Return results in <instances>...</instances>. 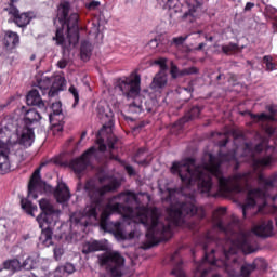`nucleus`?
Returning a JSON list of instances; mask_svg holds the SVG:
<instances>
[{"mask_svg":"<svg viewBox=\"0 0 277 277\" xmlns=\"http://www.w3.org/2000/svg\"><path fill=\"white\" fill-rule=\"evenodd\" d=\"M269 149V146H265V141L256 144L243 143L241 147L230 150L226 154L219 151L217 156L209 154L208 162H202L196 166V159L186 158L182 161H175L172 163V174H177L184 185L189 187L197 183L198 192L202 196L208 198L215 196L211 194L213 189V180L215 179L220 192H243V187H248L250 182L253 181L254 174L252 172L236 173L232 176L224 177L222 172V164L230 163L234 166L235 172L239 170V159L241 161H250L254 172H261L265 168H269L274 163L273 155H264L260 158L254 157V153H263V150Z\"/></svg>","mask_w":277,"mask_h":277,"instance_id":"nucleus-1","label":"nucleus"},{"mask_svg":"<svg viewBox=\"0 0 277 277\" xmlns=\"http://www.w3.org/2000/svg\"><path fill=\"white\" fill-rule=\"evenodd\" d=\"M131 196L135 200V195L131 192L120 193L114 196L111 200H120L121 202H109L106 205L101 214V227L103 230H107L108 233L117 230V233H120L122 223H120V221H109L113 213H118L122 215L123 220L143 224L147 229L146 238L155 241V239L172 237V230H174L176 226H183V224H185V217H194V215H197L200 220L205 217V208L198 207L196 193L185 194L183 188H181V190L169 189L167 200L171 202V205L167 209L168 217L164 223L160 222L159 216L150 212V210L144 206H138L135 209L129 206Z\"/></svg>","mask_w":277,"mask_h":277,"instance_id":"nucleus-2","label":"nucleus"},{"mask_svg":"<svg viewBox=\"0 0 277 277\" xmlns=\"http://www.w3.org/2000/svg\"><path fill=\"white\" fill-rule=\"evenodd\" d=\"M118 187H120V182L116 179L110 180L108 184L103 186H98V182L94 179L88 180L84 183L83 189L91 203L84 208L82 217L71 216V221L75 222V224H80V226H90V221L88 220H94L96 222L105 194L116 192Z\"/></svg>","mask_w":277,"mask_h":277,"instance_id":"nucleus-3","label":"nucleus"},{"mask_svg":"<svg viewBox=\"0 0 277 277\" xmlns=\"http://www.w3.org/2000/svg\"><path fill=\"white\" fill-rule=\"evenodd\" d=\"M70 13V2H63L58 8V21L62 25L53 37L57 47H62L63 53H70L79 44V14Z\"/></svg>","mask_w":277,"mask_h":277,"instance_id":"nucleus-4","label":"nucleus"},{"mask_svg":"<svg viewBox=\"0 0 277 277\" xmlns=\"http://www.w3.org/2000/svg\"><path fill=\"white\" fill-rule=\"evenodd\" d=\"M39 209L41 212L36 217V222L41 228L39 241L49 248V246H53V230L57 226V222H60L62 210L45 198L39 200Z\"/></svg>","mask_w":277,"mask_h":277,"instance_id":"nucleus-5","label":"nucleus"},{"mask_svg":"<svg viewBox=\"0 0 277 277\" xmlns=\"http://www.w3.org/2000/svg\"><path fill=\"white\" fill-rule=\"evenodd\" d=\"M142 77L137 74L129 77L118 78L115 82V90L120 92L127 101H133L128 106L129 114H143L144 104H142Z\"/></svg>","mask_w":277,"mask_h":277,"instance_id":"nucleus-6","label":"nucleus"},{"mask_svg":"<svg viewBox=\"0 0 277 277\" xmlns=\"http://www.w3.org/2000/svg\"><path fill=\"white\" fill-rule=\"evenodd\" d=\"M259 181L264 186L263 188H254L248 192L245 205L241 207L243 217H246L250 209H254V207H256V198H272V194L269 192H274V189H276L275 185L277 182V174L272 177H265L263 174H260Z\"/></svg>","mask_w":277,"mask_h":277,"instance_id":"nucleus-7","label":"nucleus"},{"mask_svg":"<svg viewBox=\"0 0 277 277\" xmlns=\"http://www.w3.org/2000/svg\"><path fill=\"white\" fill-rule=\"evenodd\" d=\"M21 44V36L12 30H2L0 34V57L6 62H14L12 53Z\"/></svg>","mask_w":277,"mask_h":277,"instance_id":"nucleus-8","label":"nucleus"},{"mask_svg":"<svg viewBox=\"0 0 277 277\" xmlns=\"http://www.w3.org/2000/svg\"><path fill=\"white\" fill-rule=\"evenodd\" d=\"M98 263L106 267L113 277H122V267H124V258L120 252L113 251L97 255Z\"/></svg>","mask_w":277,"mask_h":277,"instance_id":"nucleus-9","label":"nucleus"},{"mask_svg":"<svg viewBox=\"0 0 277 277\" xmlns=\"http://www.w3.org/2000/svg\"><path fill=\"white\" fill-rule=\"evenodd\" d=\"M12 168L10 163V136L0 129V174H8Z\"/></svg>","mask_w":277,"mask_h":277,"instance_id":"nucleus-10","label":"nucleus"},{"mask_svg":"<svg viewBox=\"0 0 277 277\" xmlns=\"http://www.w3.org/2000/svg\"><path fill=\"white\" fill-rule=\"evenodd\" d=\"M94 155H96V149L95 147H91L87 151H84L80 157L72 159L70 161L69 166L71 170L75 172V174H77V176H79L82 172H85Z\"/></svg>","mask_w":277,"mask_h":277,"instance_id":"nucleus-11","label":"nucleus"},{"mask_svg":"<svg viewBox=\"0 0 277 277\" xmlns=\"http://www.w3.org/2000/svg\"><path fill=\"white\" fill-rule=\"evenodd\" d=\"M44 166H47V162H42L40 167L35 170L30 177L28 184V198H32V200L38 198V189L47 187V182L42 181V176L40 175V172Z\"/></svg>","mask_w":277,"mask_h":277,"instance_id":"nucleus-12","label":"nucleus"},{"mask_svg":"<svg viewBox=\"0 0 277 277\" xmlns=\"http://www.w3.org/2000/svg\"><path fill=\"white\" fill-rule=\"evenodd\" d=\"M253 233L258 237H263L266 239L267 237H272L274 235V221L268 220L266 222L261 223L260 225L253 228Z\"/></svg>","mask_w":277,"mask_h":277,"instance_id":"nucleus-13","label":"nucleus"},{"mask_svg":"<svg viewBox=\"0 0 277 277\" xmlns=\"http://www.w3.org/2000/svg\"><path fill=\"white\" fill-rule=\"evenodd\" d=\"M269 115L265 113L261 114H250L251 120H256L258 122H266V120H269L271 122H276V114L277 108L274 105H269L266 107Z\"/></svg>","mask_w":277,"mask_h":277,"instance_id":"nucleus-14","label":"nucleus"},{"mask_svg":"<svg viewBox=\"0 0 277 277\" xmlns=\"http://www.w3.org/2000/svg\"><path fill=\"white\" fill-rule=\"evenodd\" d=\"M42 120V116L35 108L28 109L24 115V127L26 129H35L34 124H38Z\"/></svg>","mask_w":277,"mask_h":277,"instance_id":"nucleus-15","label":"nucleus"},{"mask_svg":"<svg viewBox=\"0 0 277 277\" xmlns=\"http://www.w3.org/2000/svg\"><path fill=\"white\" fill-rule=\"evenodd\" d=\"M26 103L27 105L38 107L39 109H44V107H47L44 101L40 96V92L36 89H32L28 92L26 96Z\"/></svg>","mask_w":277,"mask_h":277,"instance_id":"nucleus-16","label":"nucleus"},{"mask_svg":"<svg viewBox=\"0 0 277 277\" xmlns=\"http://www.w3.org/2000/svg\"><path fill=\"white\" fill-rule=\"evenodd\" d=\"M107 250V245L101 240L87 241L82 246V254H92V252H101Z\"/></svg>","mask_w":277,"mask_h":277,"instance_id":"nucleus-17","label":"nucleus"},{"mask_svg":"<svg viewBox=\"0 0 277 277\" xmlns=\"http://www.w3.org/2000/svg\"><path fill=\"white\" fill-rule=\"evenodd\" d=\"M166 85H168V76L166 75V72L160 71L155 75L149 88L154 92H161V90H163Z\"/></svg>","mask_w":277,"mask_h":277,"instance_id":"nucleus-18","label":"nucleus"},{"mask_svg":"<svg viewBox=\"0 0 277 277\" xmlns=\"http://www.w3.org/2000/svg\"><path fill=\"white\" fill-rule=\"evenodd\" d=\"M54 198L60 205H64L70 200V190L66 184H58L54 192Z\"/></svg>","mask_w":277,"mask_h":277,"instance_id":"nucleus-19","label":"nucleus"},{"mask_svg":"<svg viewBox=\"0 0 277 277\" xmlns=\"http://www.w3.org/2000/svg\"><path fill=\"white\" fill-rule=\"evenodd\" d=\"M64 88H66V80L62 76H57L52 82V87L48 92L49 98H53V96H57L60 92H63Z\"/></svg>","mask_w":277,"mask_h":277,"instance_id":"nucleus-20","label":"nucleus"},{"mask_svg":"<svg viewBox=\"0 0 277 277\" xmlns=\"http://www.w3.org/2000/svg\"><path fill=\"white\" fill-rule=\"evenodd\" d=\"M202 106L194 105L181 118L177 123L185 124V122H189V120H196V118H200V114H202Z\"/></svg>","mask_w":277,"mask_h":277,"instance_id":"nucleus-21","label":"nucleus"},{"mask_svg":"<svg viewBox=\"0 0 277 277\" xmlns=\"http://www.w3.org/2000/svg\"><path fill=\"white\" fill-rule=\"evenodd\" d=\"M35 128H26L24 126V130L22 132V135L19 137V144L22 146H25L26 148H29L34 144V140H36V134H34Z\"/></svg>","mask_w":277,"mask_h":277,"instance_id":"nucleus-22","label":"nucleus"},{"mask_svg":"<svg viewBox=\"0 0 277 277\" xmlns=\"http://www.w3.org/2000/svg\"><path fill=\"white\" fill-rule=\"evenodd\" d=\"M170 72H171L172 79H179V77H185L186 75H198V68L188 67L182 70H179V67L172 64Z\"/></svg>","mask_w":277,"mask_h":277,"instance_id":"nucleus-23","label":"nucleus"},{"mask_svg":"<svg viewBox=\"0 0 277 277\" xmlns=\"http://www.w3.org/2000/svg\"><path fill=\"white\" fill-rule=\"evenodd\" d=\"M187 5L188 11L183 14L182 18L185 19L188 16H192V18H196V16H198L196 13H198L201 10L202 3H200V1L198 0H188Z\"/></svg>","mask_w":277,"mask_h":277,"instance_id":"nucleus-24","label":"nucleus"},{"mask_svg":"<svg viewBox=\"0 0 277 277\" xmlns=\"http://www.w3.org/2000/svg\"><path fill=\"white\" fill-rule=\"evenodd\" d=\"M94 50V47L90 41L84 40L81 42L80 45V57L83 62H89L90 57H92V51Z\"/></svg>","mask_w":277,"mask_h":277,"instance_id":"nucleus-25","label":"nucleus"},{"mask_svg":"<svg viewBox=\"0 0 277 277\" xmlns=\"http://www.w3.org/2000/svg\"><path fill=\"white\" fill-rule=\"evenodd\" d=\"M3 269H8L9 272H12L13 274L16 272H21L23 269L22 263L18 261V259H11L6 260L2 264Z\"/></svg>","mask_w":277,"mask_h":277,"instance_id":"nucleus-26","label":"nucleus"},{"mask_svg":"<svg viewBox=\"0 0 277 277\" xmlns=\"http://www.w3.org/2000/svg\"><path fill=\"white\" fill-rule=\"evenodd\" d=\"M21 207L28 215L31 217H36V214H34V211H38V206L34 205L31 200L27 198L21 199Z\"/></svg>","mask_w":277,"mask_h":277,"instance_id":"nucleus-27","label":"nucleus"},{"mask_svg":"<svg viewBox=\"0 0 277 277\" xmlns=\"http://www.w3.org/2000/svg\"><path fill=\"white\" fill-rule=\"evenodd\" d=\"M13 23L17 25V27H25L26 25H29L31 23V17L29 16V13H19L15 19H13Z\"/></svg>","mask_w":277,"mask_h":277,"instance_id":"nucleus-28","label":"nucleus"},{"mask_svg":"<svg viewBox=\"0 0 277 277\" xmlns=\"http://www.w3.org/2000/svg\"><path fill=\"white\" fill-rule=\"evenodd\" d=\"M133 160L134 163H137L138 166H146V163H148V160L146 159V148H140L134 155Z\"/></svg>","mask_w":277,"mask_h":277,"instance_id":"nucleus-29","label":"nucleus"},{"mask_svg":"<svg viewBox=\"0 0 277 277\" xmlns=\"http://www.w3.org/2000/svg\"><path fill=\"white\" fill-rule=\"evenodd\" d=\"M53 85V80L49 77H45L38 81V88L41 90V94L44 96L47 92L49 93V90H51V87Z\"/></svg>","mask_w":277,"mask_h":277,"instance_id":"nucleus-30","label":"nucleus"},{"mask_svg":"<svg viewBox=\"0 0 277 277\" xmlns=\"http://www.w3.org/2000/svg\"><path fill=\"white\" fill-rule=\"evenodd\" d=\"M274 62V57H272L271 55H265L263 57V64H265L266 66V72H274V70L277 69V65Z\"/></svg>","mask_w":277,"mask_h":277,"instance_id":"nucleus-31","label":"nucleus"},{"mask_svg":"<svg viewBox=\"0 0 277 277\" xmlns=\"http://www.w3.org/2000/svg\"><path fill=\"white\" fill-rule=\"evenodd\" d=\"M256 269V264H243L240 267V277H250V274Z\"/></svg>","mask_w":277,"mask_h":277,"instance_id":"nucleus-32","label":"nucleus"},{"mask_svg":"<svg viewBox=\"0 0 277 277\" xmlns=\"http://www.w3.org/2000/svg\"><path fill=\"white\" fill-rule=\"evenodd\" d=\"M221 49L225 55H233L235 51L239 50V45L237 43L229 42L226 45H222Z\"/></svg>","mask_w":277,"mask_h":277,"instance_id":"nucleus-33","label":"nucleus"},{"mask_svg":"<svg viewBox=\"0 0 277 277\" xmlns=\"http://www.w3.org/2000/svg\"><path fill=\"white\" fill-rule=\"evenodd\" d=\"M144 111L147 114H156L157 113V105L155 104V100H147L143 104Z\"/></svg>","mask_w":277,"mask_h":277,"instance_id":"nucleus-34","label":"nucleus"},{"mask_svg":"<svg viewBox=\"0 0 277 277\" xmlns=\"http://www.w3.org/2000/svg\"><path fill=\"white\" fill-rule=\"evenodd\" d=\"M266 14L269 16V18L272 21H275L273 23V29H274V31H277V11H276V9L272 8V6L266 8Z\"/></svg>","mask_w":277,"mask_h":277,"instance_id":"nucleus-35","label":"nucleus"},{"mask_svg":"<svg viewBox=\"0 0 277 277\" xmlns=\"http://www.w3.org/2000/svg\"><path fill=\"white\" fill-rule=\"evenodd\" d=\"M4 10L8 12L10 16L13 17V19H15L16 16L21 14V11H18V8L14 5V0H11V2L9 3V8H5Z\"/></svg>","mask_w":277,"mask_h":277,"instance_id":"nucleus-36","label":"nucleus"},{"mask_svg":"<svg viewBox=\"0 0 277 277\" xmlns=\"http://www.w3.org/2000/svg\"><path fill=\"white\" fill-rule=\"evenodd\" d=\"M34 265H36V263L34 262V259L31 256H28L22 263V269H28V271L34 269Z\"/></svg>","mask_w":277,"mask_h":277,"instance_id":"nucleus-37","label":"nucleus"},{"mask_svg":"<svg viewBox=\"0 0 277 277\" xmlns=\"http://www.w3.org/2000/svg\"><path fill=\"white\" fill-rule=\"evenodd\" d=\"M52 116H62V102H55L52 104Z\"/></svg>","mask_w":277,"mask_h":277,"instance_id":"nucleus-38","label":"nucleus"},{"mask_svg":"<svg viewBox=\"0 0 277 277\" xmlns=\"http://www.w3.org/2000/svg\"><path fill=\"white\" fill-rule=\"evenodd\" d=\"M69 92L74 96V101H75L74 107H77V105H79V90H77L75 85H71L69 87Z\"/></svg>","mask_w":277,"mask_h":277,"instance_id":"nucleus-39","label":"nucleus"},{"mask_svg":"<svg viewBox=\"0 0 277 277\" xmlns=\"http://www.w3.org/2000/svg\"><path fill=\"white\" fill-rule=\"evenodd\" d=\"M262 129L264 130V133H266V135H268L269 137H272V135L276 133V128L268 123L262 124Z\"/></svg>","mask_w":277,"mask_h":277,"instance_id":"nucleus-40","label":"nucleus"},{"mask_svg":"<svg viewBox=\"0 0 277 277\" xmlns=\"http://www.w3.org/2000/svg\"><path fill=\"white\" fill-rule=\"evenodd\" d=\"M221 140L217 142L219 148H226V144H228V136L226 134L217 133Z\"/></svg>","mask_w":277,"mask_h":277,"instance_id":"nucleus-41","label":"nucleus"},{"mask_svg":"<svg viewBox=\"0 0 277 277\" xmlns=\"http://www.w3.org/2000/svg\"><path fill=\"white\" fill-rule=\"evenodd\" d=\"M167 63H168V58H166V57H160L155 61V64H157V66H160L161 70H168Z\"/></svg>","mask_w":277,"mask_h":277,"instance_id":"nucleus-42","label":"nucleus"},{"mask_svg":"<svg viewBox=\"0 0 277 277\" xmlns=\"http://www.w3.org/2000/svg\"><path fill=\"white\" fill-rule=\"evenodd\" d=\"M148 47H149V49H151L155 52L161 51V49H159V47H160L159 40H157V39H151L148 42Z\"/></svg>","mask_w":277,"mask_h":277,"instance_id":"nucleus-43","label":"nucleus"},{"mask_svg":"<svg viewBox=\"0 0 277 277\" xmlns=\"http://www.w3.org/2000/svg\"><path fill=\"white\" fill-rule=\"evenodd\" d=\"M98 116L101 120H105V119L108 121L111 120V113L110 114L105 113L103 107H98Z\"/></svg>","mask_w":277,"mask_h":277,"instance_id":"nucleus-44","label":"nucleus"},{"mask_svg":"<svg viewBox=\"0 0 277 277\" xmlns=\"http://www.w3.org/2000/svg\"><path fill=\"white\" fill-rule=\"evenodd\" d=\"M185 40H187V36L186 37H183V36L174 37L172 39V43L175 44V47H181L182 44L185 43Z\"/></svg>","mask_w":277,"mask_h":277,"instance_id":"nucleus-45","label":"nucleus"},{"mask_svg":"<svg viewBox=\"0 0 277 277\" xmlns=\"http://www.w3.org/2000/svg\"><path fill=\"white\" fill-rule=\"evenodd\" d=\"M54 259L56 261H60V259H62L63 254H64V248L62 247H55L54 250Z\"/></svg>","mask_w":277,"mask_h":277,"instance_id":"nucleus-46","label":"nucleus"},{"mask_svg":"<svg viewBox=\"0 0 277 277\" xmlns=\"http://www.w3.org/2000/svg\"><path fill=\"white\" fill-rule=\"evenodd\" d=\"M118 142V137L116 136H110L107 141V146L109 150H114L116 148V143Z\"/></svg>","mask_w":277,"mask_h":277,"instance_id":"nucleus-47","label":"nucleus"},{"mask_svg":"<svg viewBox=\"0 0 277 277\" xmlns=\"http://www.w3.org/2000/svg\"><path fill=\"white\" fill-rule=\"evenodd\" d=\"M100 6H101V2H98L96 0H93L85 4L87 10H96Z\"/></svg>","mask_w":277,"mask_h":277,"instance_id":"nucleus-48","label":"nucleus"},{"mask_svg":"<svg viewBox=\"0 0 277 277\" xmlns=\"http://www.w3.org/2000/svg\"><path fill=\"white\" fill-rule=\"evenodd\" d=\"M162 8L164 9V10H172V8H174V5H176L175 3H174V0H162Z\"/></svg>","mask_w":277,"mask_h":277,"instance_id":"nucleus-49","label":"nucleus"},{"mask_svg":"<svg viewBox=\"0 0 277 277\" xmlns=\"http://www.w3.org/2000/svg\"><path fill=\"white\" fill-rule=\"evenodd\" d=\"M182 92H185L186 94H188L187 98L184 100L187 103V101H189V98H192L194 94V87L184 88L182 89Z\"/></svg>","mask_w":277,"mask_h":277,"instance_id":"nucleus-50","label":"nucleus"},{"mask_svg":"<svg viewBox=\"0 0 277 277\" xmlns=\"http://www.w3.org/2000/svg\"><path fill=\"white\" fill-rule=\"evenodd\" d=\"M123 168L126 172L129 174V176H135V169L131 164H127V162L123 164Z\"/></svg>","mask_w":277,"mask_h":277,"instance_id":"nucleus-51","label":"nucleus"},{"mask_svg":"<svg viewBox=\"0 0 277 277\" xmlns=\"http://www.w3.org/2000/svg\"><path fill=\"white\" fill-rule=\"evenodd\" d=\"M63 271H65L67 274H74L75 272V265L71 263H67L62 267Z\"/></svg>","mask_w":277,"mask_h":277,"instance_id":"nucleus-52","label":"nucleus"},{"mask_svg":"<svg viewBox=\"0 0 277 277\" xmlns=\"http://www.w3.org/2000/svg\"><path fill=\"white\" fill-rule=\"evenodd\" d=\"M66 66H68V61H66V58L60 60L57 62V67L61 68V70H64Z\"/></svg>","mask_w":277,"mask_h":277,"instance_id":"nucleus-53","label":"nucleus"},{"mask_svg":"<svg viewBox=\"0 0 277 277\" xmlns=\"http://www.w3.org/2000/svg\"><path fill=\"white\" fill-rule=\"evenodd\" d=\"M252 8H254V3L253 2H247L246 6L243 9V12H250V10H252Z\"/></svg>","mask_w":277,"mask_h":277,"instance_id":"nucleus-54","label":"nucleus"},{"mask_svg":"<svg viewBox=\"0 0 277 277\" xmlns=\"http://www.w3.org/2000/svg\"><path fill=\"white\" fill-rule=\"evenodd\" d=\"M98 150L100 153H105V150H107V145H105L104 143H101L98 146Z\"/></svg>","mask_w":277,"mask_h":277,"instance_id":"nucleus-55","label":"nucleus"},{"mask_svg":"<svg viewBox=\"0 0 277 277\" xmlns=\"http://www.w3.org/2000/svg\"><path fill=\"white\" fill-rule=\"evenodd\" d=\"M105 181H109V176L103 175V176H100V177H98V182H100L101 184L105 183Z\"/></svg>","mask_w":277,"mask_h":277,"instance_id":"nucleus-56","label":"nucleus"},{"mask_svg":"<svg viewBox=\"0 0 277 277\" xmlns=\"http://www.w3.org/2000/svg\"><path fill=\"white\" fill-rule=\"evenodd\" d=\"M216 213H219L220 215H224V213H226V208H219L216 210Z\"/></svg>","mask_w":277,"mask_h":277,"instance_id":"nucleus-57","label":"nucleus"},{"mask_svg":"<svg viewBox=\"0 0 277 277\" xmlns=\"http://www.w3.org/2000/svg\"><path fill=\"white\" fill-rule=\"evenodd\" d=\"M88 135V131H83L82 133H81V136H80V141L78 142V144H81V141L82 140H85V136Z\"/></svg>","mask_w":277,"mask_h":277,"instance_id":"nucleus-58","label":"nucleus"},{"mask_svg":"<svg viewBox=\"0 0 277 277\" xmlns=\"http://www.w3.org/2000/svg\"><path fill=\"white\" fill-rule=\"evenodd\" d=\"M207 47V43H199V45L196 48V51H202Z\"/></svg>","mask_w":277,"mask_h":277,"instance_id":"nucleus-59","label":"nucleus"},{"mask_svg":"<svg viewBox=\"0 0 277 277\" xmlns=\"http://www.w3.org/2000/svg\"><path fill=\"white\" fill-rule=\"evenodd\" d=\"M115 161H118L120 163V166H124V163L127 162V161L120 159L118 156L115 157Z\"/></svg>","mask_w":277,"mask_h":277,"instance_id":"nucleus-60","label":"nucleus"},{"mask_svg":"<svg viewBox=\"0 0 277 277\" xmlns=\"http://www.w3.org/2000/svg\"><path fill=\"white\" fill-rule=\"evenodd\" d=\"M177 256H179V251H175V252L171 255V261H174Z\"/></svg>","mask_w":277,"mask_h":277,"instance_id":"nucleus-61","label":"nucleus"},{"mask_svg":"<svg viewBox=\"0 0 277 277\" xmlns=\"http://www.w3.org/2000/svg\"><path fill=\"white\" fill-rule=\"evenodd\" d=\"M206 40L208 41V42H213V36H206Z\"/></svg>","mask_w":277,"mask_h":277,"instance_id":"nucleus-62","label":"nucleus"},{"mask_svg":"<svg viewBox=\"0 0 277 277\" xmlns=\"http://www.w3.org/2000/svg\"><path fill=\"white\" fill-rule=\"evenodd\" d=\"M34 60H36V54H32V55L30 56V61L34 62Z\"/></svg>","mask_w":277,"mask_h":277,"instance_id":"nucleus-63","label":"nucleus"},{"mask_svg":"<svg viewBox=\"0 0 277 277\" xmlns=\"http://www.w3.org/2000/svg\"><path fill=\"white\" fill-rule=\"evenodd\" d=\"M275 225L277 226V213H276V216H275Z\"/></svg>","mask_w":277,"mask_h":277,"instance_id":"nucleus-64","label":"nucleus"}]
</instances>
